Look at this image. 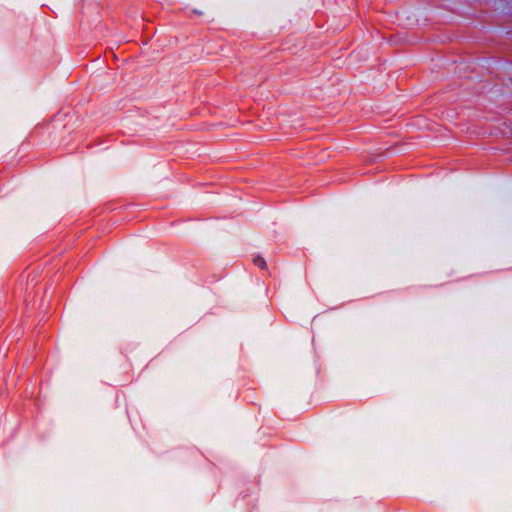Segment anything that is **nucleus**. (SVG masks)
I'll use <instances>...</instances> for the list:
<instances>
[{
  "label": "nucleus",
  "mask_w": 512,
  "mask_h": 512,
  "mask_svg": "<svg viewBox=\"0 0 512 512\" xmlns=\"http://www.w3.org/2000/svg\"><path fill=\"white\" fill-rule=\"evenodd\" d=\"M193 12L196 13V14L202 15V12H200V11L193 10Z\"/></svg>",
  "instance_id": "nucleus-2"
},
{
  "label": "nucleus",
  "mask_w": 512,
  "mask_h": 512,
  "mask_svg": "<svg viewBox=\"0 0 512 512\" xmlns=\"http://www.w3.org/2000/svg\"><path fill=\"white\" fill-rule=\"evenodd\" d=\"M253 262L256 266H258L259 268L261 269H266L267 268V264H266V261L264 258H262L261 256H256L254 259H253Z\"/></svg>",
  "instance_id": "nucleus-1"
}]
</instances>
